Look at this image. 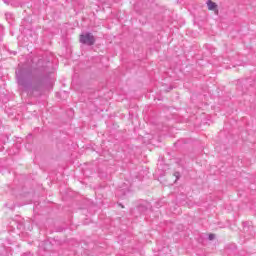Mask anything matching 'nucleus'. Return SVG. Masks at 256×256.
<instances>
[{"label":"nucleus","instance_id":"nucleus-2","mask_svg":"<svg viewBox=\"0 0 256 256\" xmlns=\"http://www.w3.org/2000/svg\"><path fill=\"white\" fill-rule=\"evenodd\" d=\"M16 77H17L18 85H20V87H24V89H27V87L29 86V83L27 82V79H25V76H23V70L21 69L17 70Z\"/></svg>","mask_w":256,"mask_h":256},{"label":"nucleus","instance_id":"nucleus-3","mask_svg":"<svg viewBox=\"0 0 256 256\" xmlns=\"http://www.w3.org/2000/svg\"><path fill=\"white\" fill-rule=\"evenodd\" d=\"M207 7H208L209 11H215V9H217V4L211 0H208Z\"/></svg>","mask_w":256,"mask_h":256},{"label":"nucleus","instance_id":"nucleus-4","mask_svg":"<svg viewBox=\"0 0 256 256\" xmlns=\"http://www.w3.org/2000/svg\"><path fill=\"white\" fill-rule=\"evenodd\" d=\"M208 239H209L210 241H213V239H215V234H210V235L208 236Z\"/></svg>","mask_w":256,"mask_h":256},{"label":"nucleus","instance_id":"nucleus-5","mask_svg":"<svg viewBox=\"0 0 256 256\" xmlns=\"http://www.w3.org/2000/svg\"><path fill=\"white\" fill-rule=\"evenodd\" d=\"M175 177H176V179H179V172L175 173Z\"/></svg>","mask_w":256,"mask_h":256},{"label":"nucleus","instance_id":"nucleus-1","mask_svg":"<svg viewBox=\"0 0 256 256\" xmlns=\"http://www.w3.org/2000/svg\"><path fill=\"white\" fill-rule=\"evenodd\" d=\"M80 43L83 45H95V36L91 33L81 34L80 35Z\"/></svg>","mask_w":256,"mask_h":256}]
</instances>
